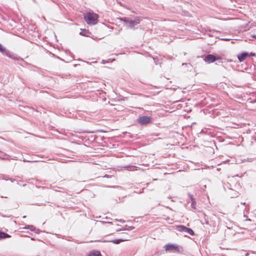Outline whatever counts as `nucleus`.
<instances>
[{
  "instance_id": "obj_1",
  "label": "nucleus",
  "mask_w": 256,
  "mask_h": 256,
  "mask_svg": "<svg viewBox=\"0 0 256 256\" xmlns=\"http://www.w3.org/2000/svg\"><path fill=\"white\" fill-rule=\"evenodd\" d=\"M98 17V15L94 12H88L84 15V19L88 24H95Z\"/></svg>"
},
{
  "instance_id": "obj_2",
  "label": "nucleus",
  "mask_w": 256,
  "mask_h": 256,
  "mask_svg": "<svg viewBox=\"0 0 256 256\" xmlns=\"http://www.w3.org/2000/svg\"><path fill=\"white\" fill-rule=\"evenodd\" d=\"M151 120V117L148 116H142L138 118V122L142 125H144L149 124Z\"/></svg>"
},
{
  "instance_id": "obj_3",
  "label": "nucleus",
  "mask_w": 256,
  "mask_h": 256,
  "mask_svg": "<svg viewBox=\"0 0 256 256\" xmlns=\"http://www.w3.org/2000/svg\"><path fill=\"white\" fill-rule=\"evenodd\" d=\"M178 230L180 232H183L186 234H188L191 236L194 235V231L190 228H188L184 226H178Z\"/></svg>"
},
{
  "instance_id": "obj_4",
  "label": "nucleus",
  "mask_w": 256,
  "mask_h": 256,
  "mask_svg": "<svg viewBox=\"0 0 256 256\" xmlns=\"http://www.w3.org/2000/svg\"><path fill=\"white\" fill-rule=\"evenodd\" d=\"M220 59V57H216L212 54H208L204 58V60L205 62L208 63H211L215 62L216 60Z\"/></svg>"
},
{
  "instance_id": "obj_5",
  "label": "nucleus",
  "mask_w": 256,
  "mask_h": 256,
  "mask_svg": "<svg viewBox=\"0 0 256 256\" xmlns=\"http://www.w3.org/2000/svg\"><path fill=\"white\" fill-rule=\"evenodd\" d=\"M140 22V18L138 17H136L134 20H129L128 27L130 28H133L134 26L138 24Z\"/></svg>"
},
{
  "instance_id": "obj_6",
  "label": "nucleus",
  "mask_w": 256,
  "mask_h": 256,
  "mask_svg": "<svg viewBox=\"0 0 256 256\" xmlns=\"http://www.w3.org/2000/svg\"><path fill=\"white\" fill-rule=\"evenodd\" d=\"M0 52L2 53L4 55H6L8 58H12V55L11 53L7 50L5 48H4L0 44Z\"/></svg>"
},
{
  "instance_id": "obj_7",
  "label": "nucleus",
  "mask_w": 256,
  "mask_h": 256,
  "mask_svg": "<svg viewBox=\"0 0 256 256\" xmlns=\"http://www.w3.org/2000/svg\"><path fill=\"white\" fill-rule=\"evenodd\" d=\"M166 250L167 251L175 252L178 250V248L174 244H167L165 246Z\"/></svg>"
},
{
  "instance_id": "obj_8",
  "label": "nucleus",
  "mask_w": 256,
  "mask_h": 256,
  "mask_svg": "<svg viewBox=\"0 0 256 256\" xmlns=\"http://www.w3.org/2000/svg\"><path fill=\"white\" fill-rule=\"evenodd\" d=\"M247 52H243L238 56V59L240 62H243L248 56Z\"/></svg>"
},
{
  "instance_id": "obj_9",
  "label": "nucleus",
  "mask_w": 256,
  "mask_h": 256,
  "mask_svg": "<svg viewBox=\"0 0 256 256\" xmlns=\"http://www.w3.org/2000/svg\"><path fill=\"white\" fill-rule=\"evenodd\" d=\"M190 200H191V206H192V207L195 209L196 208V202L195 201V200L194 198H193V196L190 195Z\"/></svg>"
},
{
  "instance_id": "obj_10",
  "label": "nucleus",
  "mask_w": 256,
  "mask_h": 256,
  "mask_svg": "<svg viewBox=\"0 0 256 256\" xmlns=\"http://www.w3.org/2000/svg\"><path fill=\"white\" fill-rule=\"evenodd\" d=\"M10 236L8 234L0 232V240L4 238H10Z\"/></svg>"
},
{
  "instance_id": "obj_11",
  "label": "nucleus",
  "mask_w": 256,
  "mask_h": 256,
  "mask_svg": "<svg viewBox=\"0 0 256 256\" xmlns=\"http://www.w3.org/2000/svg\"><path fill=\"white\" fill-rule=\"evenodd\" d=\"M88 256H102V255L100 252L96 251L90 253Z\"/></svg>"
},
{
  "instance_id": "obj_12",
  "label": "nucleus",
  "mask_w": 256,
  "mask_h": 256,
  "mask_svg": "<svg viewBox=\"0 0 256 256\" xmlns=\"http://www.w3.org/2000/svg\"><path fill=\"white\" fill-rule=\"evenodd\" d=\"M123 241H124V240H123L122 239H118V240H110V241H109V242H112L114 244H118L120 242H123Z\"/></svg>"
},
{
  "instance_id": "obj_13",
  "label": "nucleus",
  "mask_w": 256,
  "mask_h": 256,
  "mask_svg": "<svg viewBox=\"0 0 256 256\" xmlns=\"http://www.w3.org/2000/svg\"><path fill=\"white\" fill-rule=\"evenodd\" d=\"M26 229H28L32 231H34L35 230H36V228L34 226H32V225H28L26 227Z\"/></svg>"
},
{
  "instance_id": "obj_14",
  "label": "nucleus",
  "mask_w": 256,
  "mask_h": 256,
  "mask_svg": "<svg viewBox=\"0 0 256 256\" xmlns=\"http://www.w3.org/2000/svg\"><path fill=\"white\" fill-rule=\"evenodd\" d=\"M122 20L125 22L126 26H128L130 20H128V18H122Z\"/></svg>"
},
{
  "instance_id": "obj_15",
  "label": "nucleus",
  "mask_w": 256,
  "mask_h": 256,
  "mask_svg": "<svg viewBox=\"0 0 256 256\" xmlns=\"http://www.w3.org/2000/svg\"><path fill=\"white\" fill-rule=\"evenodd\" d=\"M133 229H134V227L133 226H128V228H124V230H132Z\"/></svg>"
},
{
  "instance_id": "obj_16",
  "label": "nucleus",
  "mask_w": 256,
  "mask_h": 256,
  "mask_svg": "<svg viewBox=\"0 0 256 256\" xmlns=\"http://www.w3.org/2000/svg\"><path fill=\"white\" fill-rule=\"evenodd\" d=\"M206 224L208 225H211L210 223H209V222L208 220H206Z\"/></svg>"
},
{
  "instance_id": "obj_17",
  "label": "nucleus",
  "mask_w": 256,
  "mask_h": 256,
  "mask_svg": "<svg viewBox=\"0 0 256 256\" xmlns=\"http://www.w3.org/2000/svg\"><path fill=\"white\" fill-rule=\"evenodd\" d=\"M250 56H255V54L250 53Z\"/></svg>"
},
{
  "instance_id": "obj_18",
  "label": "nucleus",
  "mask_w": 256,
  "mask_h": 256,
  "mask_svg": "<svg viewBox=\"0 0 256 256\" xmlns=\"http://www.w3.org/2000/svg\"><path fill=\"white\" fill-rule=\"evenodd\" d=\"M119 221L122 223L124 222V220H119Z\"/></svg>"
},
{
  "instance_id": "obj_19",
  "label": "nucleus",
  "mask_w": 256,
  "mask_h": 256,
  "mask_svg": "<svg viewBox=\"0 0 256 256\" xmlns=\"http://www.w3.org/2000/svg\"><path fill=\"white\" fill-rule=\"evenodd\" d=\"M252 158H250V159H248V161H250V162H252Z\"/></svg>"
},
{
  "instance_id": "obj_20",
  "label": "nucleus",
  "mask_w": 256,
  "mask_h": 256,
  "mask_svg": "<svg viewBox=\"0 0 256 256\" xmlns=\"http://www.w3.org/2000/svg\"><path fill=\"white\" fill-rule=\"evenodd\" d=\"M254 38L256 39V35L254 36Z\"/></svg>"
}]
</instances>
